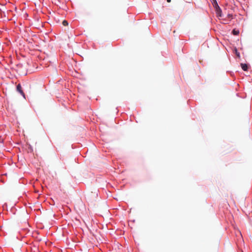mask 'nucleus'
<instances>
[{"instance_id":"1","label":"nucleus","mask_w":252,"mask_h":252,"mask_svg":"<svg viewBox=\"0 0 252 252\" xmlns=\"http://www.w3.org/2000/svg\"><path fill=\"white\" fill-rule=\"evenodd\" d=\"M16 89H17V91L18 92H19L23 96L25 95V94L23 92V90L22 89V87H21V85L20 84H19L17 86Z\"/></svg>"},{"instance_id":"2","label":"nucleus","mask_w":252,"mask_h":252,"mask_svg":"<svg viewBox=\"0 0 252 252\" xmlns=\"http://www.w3.org/2000/svg\"><path fill=\"white\" fill-rule=\"evenodd\" d=\"M216 14L218 16L221 17L222 16V11L220 7H218L217 8L215 9Z\"/></svg>"},{"instance_id":"3","label":"nucleus","mask_w":252,"mask_h":252,"mask_svg":"<svg viewBox=\"0 0 252 252\" xmlns=\"http://www.w3.org/2000/svg\"><path fill=\"white\" fill-rule=\"evenodd\" d=\"M241 66L243 70L247 71L248 70V65L247 64L241 63Z\"/></svg>"},{"instance_id":"4","label":"nucleus","mask_w":252,"mask_h":252,"mask_svg":"<svg viewBox=\"0 0 252 252\" xmlns=\"http://www.w3.org/2000/svg\"><path fill=\"white\" fill-rule=\"evenodd\" d=\"M213 5L215 9L219 7L216 0H213Z\"/></svg>"},{"instance_id":"5","label":"nucleus","mask_w":252,"mask_h":252,"mask_svg":"<svg viewBox=\"0 0 252 252\" xmlns=\"http://www.w3.org/2000/svg\"><path fill=\"white\" fill-rule=\"evenodd\" d=\"M232 33H233V34H234L235 35H238L239 33V30H236L235 29H234L232 31Z\"/></svg>"},{"instance_id":"6","label":"nucleus","mask_w":252,"mask_h":252,"mask_svg":"<svg viewBox=\"0 0 252 252\" xmlns=\"http://www.w3.org/2000/svg\"><path fill=\"white\" fill-rule=\"evenodd\" d=\"M63 25L64 26H67L68 25V23L67 22V21L66 20H63Z\"/></svg>"},{"instance_id":"7","label":"nucleus","mask_w":252,"mask_h":252,"mask_svg":"<svg viewBox=\"0 0 252 252\" xmlns=\"http://www.w3.org/2000/svg\"><path fill=\"white\" fill-rule=\"evenodd\" d=\"M236 53L237 55L238 56H239V55H240V54H239V53H238V52H237V50H236Z\"/></svg>"},{"instance_id":"8","label":"nucleus","mask_w":252,"mask_h":252,"mask_svg":"<svg viewBox=\"0 0 252 252\" xmlns=\"http://www.w3.org/2000/svg\"><path fill=\"white\" fill-rule=\"evenodd\" d=\"M167 1L168 2H170L171 1V0H167Z\"/></svg>"}]
</instances>
